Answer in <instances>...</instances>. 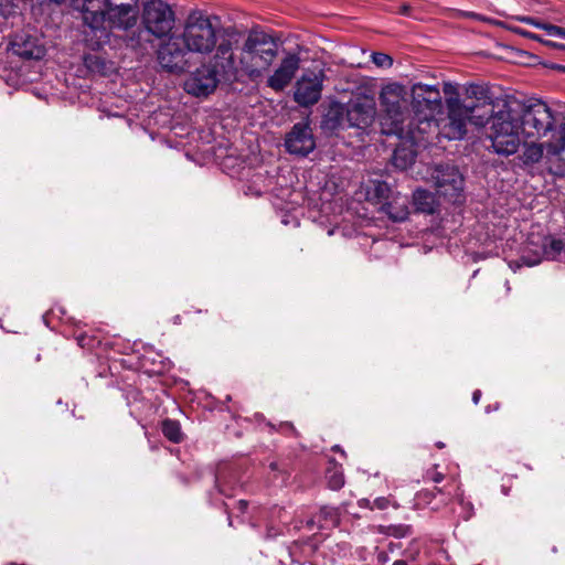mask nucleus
I'll list each match as a JSON object with an SVG mask.
<instances>
[{
    "label": "nucleus",
    "instance_id": "nucleus-38",
    "mask_svg": "<svg viewBox=\"0 0 565 565\" xmlns=\"http://www.w3.org/2000/svg\"><path fill=\"white\" fill-rule=\"evenodd\" d=\"M393 565H407L406 561L398 559L393 563Z\"/></svg>",
    "mask_w": 565,
    "mask_h": 565
},
{
    "label": "nucleus",
    "instance_id": "nucleus-13",
    "mask_svg": "<svg viewBox=\"0 0 565 565\" xmlns=\"http://www.w3.org/2000/svg\"><path fill=\"white\" fill-rule=\"evenodd\" d=\"M285 146L289 153L306 157L316 148L312 131L307 124L298 122L287 134Z\"/></svg>",
    "mask_w": 565,
    "mask_h": 565
},
{
    "label": "nucleus",
    "instance_id": "nucleus-14",
    "mask_svg": "<svg viewBox=\"0 0 565 565\" xmlns=\"http://www.w3.org/2000/svg\"><path fill=\"white\" fill-rule=\"evenodd\" d=\"M12 52L23 58L40 60L45 55L44 44L34 35L21 33L11 42Z\"/></svg>",
    "mask_w": 565,
    "mask_h": 565
},
{
    "label": "nucleus",
    "instance_id": "nucleus-25",
    "mask_svg": "<svg viewBox=\"0 0 565 565\" xmlns=\"http://www.w3.org/2000/svg\"><path fill=\"white\" fill-rule=\"evenodd\" d=\"M372 62L382 68H388L393 65V58L390 55L381 52H375L372 54Z\"/></svg>",
    "mask_w": 565,
    "mask_h": 565
},
{
    "label": "nucleus",
    "instance_id": "nucleus-6",
    "mask_svg": "<svg viewBox=\"0 0 565 565\" xmlns=\"http://www.w3.org/2000/svg\"><path fill=\"white\" fill-rule=\"evenodd\" d=\"M412 108L415 114L417 127L415 131L419 137V142L424 136L433 130L435 115L440 113L443 107L441 93L437 85L415 83L411 87Z\"/></svg>",
    "mask_w": 565,
    "mask_h": 565
},
{
    "label": "nucleus",
    "instance_id": "nucleus-26",
    "mask_svg": "<svg viewBox=\"0 0 565 565\" xmlns=\"http://www.w3.org/2000/svg\"><path fill=\"white\" fill-rule=\"evenodd\" d=\"M420 547L416 541L411 542L408 547L404 551V556L409 561H416L419 556Z\"/></svg>",
    "mask_w": 565,
    "mask_h": 565
},
{
    "label": "nucleus",
    "instance_id": "nucleus-19",
    "mask_svg": "<svg viewBox=\"0 0 565 565\" xmlns=\"http://www.w3.org/2000/svg\"><path fill=\"white\" fill-rule=\"evenodd\" d=\"M565 254V244L561 239L544 238L543 255L546 259L558 260Z\"/></svg>",
    "mask_w": 565,
    "mask_h": 565
},
{
    "label": "nucleus",
    "instance_id": "nucleus-12",
    "mask_svg": "<svg viewBox=\"0 0 565 565\" xmlns=\"http://www.w3.org/2000/svg\"><path fill=\"white\" fill-rule=\"evenodd\" d=\"M300 67V57L296 53H287L267 78V86L275 92L284 90L292 81Z\"/></svg>",
    "mask_w": 565,
    "mask_h": 565
},
{
    "label": "nucleus",
    "instance_id": "nucleus-22",
    "mask_svg": "<svg viewBox=\"0 0 565 565\" xmlns=\"http://www.w3.org/2000/svg\"><path fill=\"white\" fill-rule=\"evenodd\" d=\"M163 435L173 443H179L182 439L181 428L178 422L166 419L162 423Z\"/></svg>",
    "mask_w": 565,
    "mask_h": 565
},
{
    "label": "nucleus",
    "instance_id": "nucleus-41",
    "mask_svg": "<svg viewBox=\"0 0 565 565\" xmlns=\"http://www.w3.org/2000/svg\"><path fill=\"white\" fill-rule=\"evenodd\" d=\"M558 50H563V51H565V44H559V45H558Z\"/></svg>",
    "mask_w": 565,
    "mask_h": 565
},
{
    "label": "nucleus",
    "instance_id": "nucleus-5",
    "mask_svg": "<svg viewBox=\"0 0 565 565\" xmlns=\"http://www.w3.org/2000/svg\"><path fill=\"white\" fill-rule=\"evenodd\" d=\"M444 92L449 95L446 98L447 116L435 121L433 129L437 128L449 140H460L467 134L468 124L476 127L487 126L490 109H481L461 100L457 88L451 84H446Z\"/></svg>",
    "mask_w": 565,
    "mask_h": 565
},
{
    "label": "nucleus",
    "instance_id": "nucleus-11",
    "mask_svg": "<svg viewBox=\"0 0 565 565\" xmlns=\"http://www.w3.org/2000/svg\"><path fill=\"white\" fill-rule=\"evenodd\" d=\"M324 78L323 70H308L303 72L295 85V102L302 107L317 104L321 97Z\"/></svg>",
    "mask_w": 565,
    "mask_h": 565
},
{
    "label": "nucleus",
    "instance_id": "nucleus-40",
    "mask_svg": "<svg viewBox=\"0 0 565 565\" xmlns=\"http://www.w3.org/2000/svg\"><path fill=\"white\" fill-rule=\"evenodd\" d=\"M531 38H532L533 40H536V41H542V40L540 39V36H539V35H536V34L531 35Z\"/></svg>",
    "mask_w": 565,
    "mask_h": 565
},
{
    "label": "nucleus",
    "instance_id": "nucleus-16",
    "mask_svg": "<svg viewBox=\"0 0 565 565\" xmlns=\"http://www.w3.org/2000/svg\"><path fill=\"white\" fill-rule=\"evenodd\" d=\"M413 200L418 211L427 214L435 212L436 199L435 195L429 191L417 189L413 194Z\"/></svg>",
    "mask_w": 565,
    "mask_h": 565
},
{
    "label": "nucleus",
    "instance_id": "nucleus-10",
    "mask_svg": "<svg viewBox=\"0 0 565 565\" xmlns=\"http://www.w3.org/2000/svg\"><path fill=\"white\" fill-rule=\"evenodd\" d=\"M430 180L437 192L452 202H458L463 190V178L459 170L449 164H440L429 169Z\"/></svg>",
    "mask_w": 565,
    "mask_h": 565
},
{
    "label": "nucleus",
    "instance_id": "nucleus-28",
    "mask_svg": "<svg viewBox=\"0 0 565 565\" xmlns=\"http://www.w3.org/2000/svg\"><path fill=\"white\" fill-rule=\"evenodd\" d=\"M543 30H545L547 32V34L551 36H557V38L565 39V28L550 24V25H544Z\"/></svg>",
    "mask_w": 565,
    "mask_h": 565
},
{
    "label": "nucleus",
    "instance_id": "nucleus-37",
    "mask_svg": "<svg viewBox=\"0 0 565 565\" xmlns=\"http://www.w3.org/2000/svg\"><path fill=\"white\" fill-rule=\"evenodd\" d=\"M408 6L404 4L399 8V12L403 13V14H406L408 12Z\"/></svg>",
    "mask_w": 565,
    "mask_h": 565
},
{
    "label": "nucleus",
    "instance_id": "nucleus-30",
    "mask_svg": "<svg viewBox=\"0 0 565 565\" xmlns=\"http://www.w3.org/2000/svg\"><path fill=\"white\" fill-rule=\"evenodd\" d=\"M409 526H398L394 529L393 534L396 536H405L409 533Z\"/></svg>",
    "mask_w": 565,
    "mask_h": 565
},
{
    "label": "nucleus",
    "instance_id": "nucleus-4",
    "mask_svg": "<svg viewBox=\"0 0 565 565\" xmlns=\"http://www.w3.org/2000/svg\"><path fill=\"white\" fill-rule=\"evenodd\" d=\"M487 125V138L491 141L493 152L499 156L509 157L516 153L522 141L526 140L514 103L497 102L490 109Z\"/></svg>",
    "mask_w": 565,
    "mask_h": 565
},
{
    "label": "nucleus",
    "instance_id": "nucleus-2",
    "mask_svg": "<svg viewBox=\"0 0 565 565\" xmlns=\"http://www.w3.org/2000/svg\"><path fill=\"white\" fill-rule=\"evenodd\" d=\"M200 58L214 53V60L221 68L224 79L237 81L247 77L250 81L260 78L278 56V43L267 32L252 30L238 45V33L231 29H222L217 20L214 22V43Z\"/></svg>",
    "mask_w": 565,
    "mask_h": 565
},
{
    "label": "nucleus",
    "instance_id": "nucleus-18",
    "mask_svg": "<svg viewBox=\"0 0 565 565\" xmlns=\"http://www.w3.org/2000/svg\"><path fill=\"white\" fill-rule=\"evenodd\" d=\"M544 150H546V142H536V140H531V142L525 143L522 154L523 162L525 164L540 162L543 158Z\"/></svg>",
    "mask_w": 565,
    "mask_h": 565
},
{
    "label": "nucleus",
    "instance_id": "nucleus-3",
    "mask_svg": "<svg viewBox=\"0 0 565 565\" xmlns=\"http://www.w3.org/2000/svg\"><path fill=\"white\" fill-rule=\"evenodd\" d=\"M379 104L382 134L407 138L413 143H419L414 122L408 121V90L404 85L396 82L383 85L379 93Z\"/></svg>",
    "mask_w": 565,
    "mask_h": 565
},
{
    "label": "nucleus",
    "instance_id": "nucleus-29",
    "mask_svg": "<svg viewBox=\"0 0 565 565\" xmlns=\"http://www.w3.org/2000/svg\"><path fill=\"white\" fill-rule=\"evenodd\" d=\"M390 505V500L387 498H384V497H380V498H376L374 501H373V504L371 507V509H379V510H384L386 509L387 507Z\"/></svg>",
    "mask_w": 565,
    "mask_h": 565
},
{
    "label": "nucleus",
    "instance_id": "nucleus-17",
    "mask_svg": "<svg viewBox=\"0 0 565 565\" xmlns=\"http://www.w3.org/2000/svg\"><path fill=\"white\" fill-rule=\"evenodd\" d=\"M546 151L554 156L565 151V117L559 122L558 129H555L546 141Z\"/></svg>",
    "mask_w": 565,
    "mask_h": 565
},
{
    "label": "nucleus",
    "instance_id": "nucleus-31",
    "mask_svg": "<svg viewBox=\"0 0 565 565\" xmlns=\"http://www.w3.org/2000/svg\"><path fill=\"white\" fill-rule=\"evenodd\" d=\"M522 20L525 21L526 23H530L540 29H543V26L546 25L545 23H540V22L534 21V19H532V18H524Z\"/></svg>",
    "mask_w": 565,
    "mask_h": 565
},
{
    "label": "nucleus",
    "instance_id": "nucleus-39",
    "mask_svg": "<svg viewBox=\"0 0 565 565\" xmlns=\"http://www.w3.org/2000/svg\"><path fill=\"white\" fill-rule=\"evenodd\" d=\"M238 504H239L241 510H244L246 508V505H247V502L239 501Z\"/></svg>",
    "mask_w": 565,
    "mask_h": 565
},
{
    "label": "nucleus",
    "instance_id": "nucleus-8",
    "mask_svg": "<svg viewBox=\"0 0 565 565\" xmlns=\"http://www.w3.org/2000/svg\"><path fill=\"white\" fill-rule=\"evenodd\" d=\"M376 108L373 97L358 95L345 105H332L327 114V121H332L331 127H353L365 129L375 118Z\"/></svg>",
    "mask_w": 565,
    "mask_h": 565
},
{
    "label": "nucleus",
    "instance_id": "nucleus-15",
    "mask_svg": "<svg viewBox=\"0 0 565 565\" xmlns=\"http://www.w3.org/2000/svg\"><path fill=\"white\" fill-rule=\"evenodd\" d=\"M466 103L479 106L481 109H492L497 103H493L490 89L480 84H467L462 87V98Z\"/></svg>",
    "mask_w": 565,
    "mask_h": 565
},
{
    "label": "nucleus",
    "instance_id": "nucleus-35",
    "mask_svg": "<svg viewBox=\"0 0 565 565\" xmlns=\"http://www.w3.org/2000/svg\"><path fill=\"white\" fill-rule=\"evenodd\" d=\"M359 504L360 507H366V508H370L371 509V504H370V501L367 499H362L359 501Z\"/></svg>",
    "mask_w": 565,
    "mask_h": 565
},
{
    "label": "nucleus",
    "instance_id": "nucleus-1",
    "mask_svg": "<svg viewBox=\"0 0 565 565\" xmlns=\"http://www.w3.org/2000/svg\"><path fill=\"white\" fill-rule=\"evenodd\" d=\"M81 23L84 46L102 51L116 31L132 50H143L157 40L156 60L161 71L183 75L214 42L216 17L201 9L190 10L177 24V12L167 0H72Z\"/></svg>",
    "mask_w": 565,
    "mask_h": 565
},
{
    "label": "nucleus",
    "instance_id": "nucleus-24",
    "mask_svg": "<svg viewBox=\"0 0 565 565\" xmlns=\"http://www.w3.org/2000/svg\"><path fill=\"white\" fill-rule=\"evenodd\" d=\"M373 195L377 199H387L391 192L390 185L383 181H373Z\"/></svg>",
    "mask_w": 565,
    "mask_h": 565
},
{
    "label": "nucleus",
    "instance_id": "nucleus-20",
    "mask_svg": "<svg viewBox=\"0 0 565 565\" xmlns=\"http://www.w3.org/2000/svg\"><path fill=\"white\" fill-rule=\"evenodd\" d=\"M383 210L388 215V217L394 222H402L406 220L408 215L406 199H403V201L401 203H397L396 206L393 203L385 204L383 206Z\"/></svg>",
    "mask_w": 565,
    "mask_h": 565
},
{
    "label": "nucleus",
    "instance_id": "nucleus-36",
    "mask_svg": "<svg viewBox=\"0 0 565 565\" xmlns=\"http://www.w3.org/2000/svg\"><path fill=\"white\" fill-rule=\"evenodd\" d=\"M543 43L545 45H548V46L554 47V49H558V45L561 44V43H556V42H552V41H544Z\"/></svg>",
    "mask_w": 565,
    "mask_h": 565
},
{
    "label": "nucleus",
    "instance_id": "nucleus-32",
    "mask_svg": "<svg viewBox=\"0 0 565 565\" xmlns=\"http://www.w3.org/2000/svg\"><path fill=\"white\" fill-rule=\"evenodd\" d=\"M430 497H433V494L430 492H428V491H423V492L418 493V500H423V501H425L427 503L429 502L428 499H430Z\"/></svg>",
    "mask_w": 565,
    "mask_h": 565
},
{
    "label": "nucleus",
    "instance_id": "nucleus-7",
    "mask_svg": "<svg viewBox=\"0 0 565 565\" xmlns=\"http://www.w3.org/2000/svg\"><path fill=\"white\" fill-rule=\"evenodd\" d=\"M518 111L526 140L550 139L559 121L555 111L541 99L526 100Z\"/></svg>",
    "mask_w": 565,
    "mask_h": 565
},
{
    "label": "nucleus",
    "instance_id": "nucleus-34",
    "mask_svg": "<svg viewBox=\"0 0 565 565\" xmlns=\"http://www.w3.org/2000/svg\"><path fill=\"white\" fill-rule=\"evenodd\" d=\"M480 396H481V392H480V391H476V392L472 394V401H473V403H475V404H478V403H479Z\"/></svg>",
    "mask_w": 565,
    "mask_h": 565
},
{
    "label": "nucleus",
    "instance_id": "nucleus-33",
    "mask_svg": "<svg viewBox=\"0 0 565 565\" xmlns=\"http://www.w3.org/2000/svg\"><path fill=\"white\" fill-rule=\"evenodd\" d=\"M444 479V475L440 473V472H436L434 476H433V481L436 482V483H439L441 482Z\"/></svg>",
    "mask_w": 565,
    "mask_h": 565
},
{
    "label": "nucleus",
    "instance_id": "nucleus-21",
    "mask_svg": "<svg viewBox=\"0 0 565 565\" xmlns=\"http://www.w3.org/2000/svg\"><path fill=\"white\" fill-rule=\"evenodd\" d=\"M414 152L405 148H397L393 153V163L399 169H406L414 162Z\"/></svg>",
    "mask_w": 565,
    "mask_h": 565
},
{
    "label": "nucleus",
    "instance_id": "nucleus-9",
    "mask_svg": "<svg viewBox=\"0 0 565 565\" xmlns=\"http://www.w3.org/2000/svg\"><path fill=\"white\" fill-rule=\"evenodd\" d=\"M212 55L214 56V53ZM213 62V64L202 63L194 71L189 72V68L185 72L189 74L183 82V89L188 94L195 97H207L214 93L220 82L218 75L222 76V74L214 58Z\"/></svg>",
    "mask_w": 565,
    "mask_h": 565
},
{
    "label": "nucleus",
    "instance_id": "nucleus-42",
    "mask_svg": "<svg viewBox=\"0 0 565 565\" xmlns=\"http://www.w3.org/2000/svg\"><path fill=\"white\" fill-rule=\"evenodd\" d=\"M437 447L443 448V447H444V444H443V443H438V444H437Z\"/></svg>",
    "mask_w": 565,
    "mask_h": 565
},
{
    "label": "nucleus",
    "instance_id": "nucleus-27",
    "mask_svg": "<svg viewBox=\"0 0 565 565\" xmlns=\"http://www.w3.org/2000/svg\"><path fill=\"white\" fill-rule=\"evenodd\" d=\"M459 503L462 507V519L468 521L473 515V505L471 502H466L461 495H458Z\"/></svg>",
    "mask_w": 565,
    "mask_h": 565
},
{
    "label": "nucleus",
    "instance_id": "nucleus-23",
    "mask_svg": "<svg viewBox=\"0 0 565 565\" xmlns=\"http://www.w3.org/2000/svg\"><path fill=\"white\" fill-rule=\"evenodd\" d=\"M328 484L332 490H339L344 484L343 472L339 467H333L327 472Z\"/></svg>",
    "mask_w": 565,
    "mask_h": 565
}]
</instances>
